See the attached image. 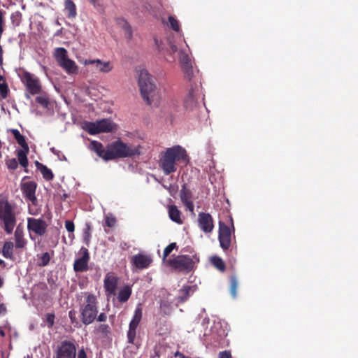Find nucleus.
<instances>
[{
	"label": "nucleus",
	"instance_id": "nucleus-53",
	"mask_svg": "<svg viewBox=\"0 0 358 358\" xmlns=\"http://www.w3.org/2000/svg\"><path fill=\"white\" fill-rule=\"evenodd\" d=\"M96 59H86L83 62L84 65L95 64L96 66Z\"/></svg>",
	"mask_w": 358,
	"mask_h": 358
},
{
	"label": "nucleus",
	"instance_id": "nucleus-22",
	"mask_svg": "<svg viewBox=\"0 0 358 358\" xmlns=\"http://www.w3.org/2000/svg\"><path fill=\"white\" fill-rule=\"evenodd\" d=\"M89 148L96 153V155L106 161V149H104L101 143L92 141L90 143Z\"/></svg>",
	"mask_w": 358,
	"mask_h": 358
},
{
	"label": "nucleus",
	"instance_id": "nucleus-42",
	"mask_svg": "<svg viewBox=\"0 0 358 358\" xmlns=\"http://www.w3.org/2000/svg\"><path fill=\"white\" fill-rule=\"evenodd\" d=\"M91 225L90 223L86 224V228L84 231L83 241L87 245H90L91 239Z\"/></svg>",
	"mask_w": 358,
	"mask_h": 358
},
{
	"label": "nucleus",
	"instance_id": "nucleus-23",
	"mask_svg": "<svg viewBox=\"0 0 358 358\" xmlns=\"http://www.w3.org/2000/svg\"><path fill=\"white\" fill-rule=\"evenodd\" d=\"M169 218L174 222L181 224L182 220L181 219V212L178 207L175 205H170L168 206Z\"/></svg>",
	"mask_w": 358,
	"mask_h": 358
},
{
	"label": "nucleus",
	"instance_id": "nucleus-46",
	"mask_svg": "<svg viewBox=\"0 0 358 358\" xmlns=\"http://www.w3.org/2000/svg\"><path fill=\"white\" fill-rule=\"evenodd\" d=\"M6 164L10 170H15L18 166L17 159L15 158L6 160Z\"/></svg>",
	"mask_w": 358,
	"mask_h": 358
},
{
	"label": "nucleus",
	"instance_id": "nucleus-51",
	"mask_svg": "<svg viewBox=\"0 0 358 358\" xmlns=\"http://www.w3.org/2000/svg\"><path fill=\"white\" fill-rule=\"evenodd\" d=\"M77 358H87V354L84 349H80L78 350Z\"/></svg>",
	"mask_w": 358,
	"mask_h": 358
},
{
	"label": "nucleus",
	"instance_id": "nucleus-11",
	"mask_svg": "<svg viewBox=\"0 0 358 358\" xmlns=\"http://www.w3.org/2000/svg\"><path fill=\"white\" fill-rule=\"evenodd\" d=\"M218 240L220 247L224 250H228L231 243V228L224 222H219Z\"/></svg>",
	"mask_w": 358,
	"mask_h": 358
},
{
	"label": "nucleus",
	"instance_id": "nucleus-6",
	"mask_svg": "<svg viewBox=\"0 0 358 358\" xmlns=\"http://www.w3.org/2000/svg\"><path fill=\"white\" fill-rule=\"evenodd\" d=\"M96 297L92 294H87L85 303L80 308L81 321L85 325L92 324L97 317L98 306Z\"/></svg>",
	"mask_w": 358,
	"mask_h": 358
},
{
	"label": "nucleus",
	"instance_id": "nucleus-32",
	"mask_svg": "<svg viewBox=\"0 0 358 358\" xmlns=\"http://www.w3.org/2000/svg\"><path fill=\"white\" fill-rule=\"evenodd\" d=\"M29 151V150L21 149L18 150L17 152V156L19 163L24 168H27L28 166V159L27 155Z\"/></svg>",
	"mask_w": 358,
	"mask_h": 358
},
{
	"label": "nucleus",
	"instance_id": "nucleus-61",
	"mask_svg": "<svg viewBox=\"0 0 358 358\" xmlns=\"http://www.w3.org/2000/svg\"><path fill=\"white\" fill-rule=\"evenodd\" d=\"M3 285V278L0 276V289L2 287Z\"/></svg>",
	"mask_w": 358,
	"mask_h": 358
},
{
	"label": "nucleus",
	"instance_id": "nucleus-17",
	"mask_svg": "<svg viewBox=\"0 0 358 358\" xmlns=\"http://www.w3.org/2000/svg\"><path fill=\"white\" fill-rule=\"evenodd\" d=\"M131 262L137 269L143 270L150 266L152 258L150 255L139 253L132 257Z\"/></svg>",
	"mask_w": 358,
	"mask_h": 358
},
{
	"label": "nucleus",
	"instance_id": "nucleus-30",
	"mask_svg": "<svg viewBox=\"0 0 358 358\" xmlns=\"http://www.w3.org/2000/svg\"><path fill=\"white\" fill-rule=\"evenodd\" d=\"M180 197L182 203H186L189 201H192V191L187 188V184L182 185Z\"/></svg>",
	"mask_w": 358,
	"mask_h": 358
},
{
	"label": "nucleus",
	"instance_id": "nucleus-39",
	"mask_svg": "<svg viewBox=\"0 0 358 358\" xmlns=\"http://www.w3.org/2000/svg\"><path fill=\"white\" fill-rule=\"evenodd\" d=\"M138 327L129 325V330L127 331L128 343L133 344L136 338V329Z\"/></svg>",
	"mask_w": 358,
	"mask_h": 358
},
{
	"label": "nucleus",
	"instance_id": "nucleus-16",
	"mask_svg": "<svg viewBox=\"0 0 358 358\" xmlns=\"http://www.w3.org/2000/svg\"><path fill=\"white\" fill-rule=\"evenodd\" d=\"M197 222L199 229L206 234L210 233L214 228L213 219L209 213H199Z\"/></svg>",
	"mask_w": 358,
	"mask_h": 358
},
{
	"label": "nucleus",
	"instance_id": "nucleus-33",
	"mask_svg": "<svg viewBox=\"0 0 358 358\" xmlns=\"http://www.w3.org/2000/svg\"><path fill=\"white\" fill-rule=\"evenodd\" d=\"M142 308L141 307V305H138L134 310V314L129 324L138 327L142 319Z\"/></svg>",
	"mask_w": 358,
	"mask_h": 358
},
{
	"label": "nucleus",
	"instance_id": "nucleus-28",
	"mask_svg": "<svg viewBox=\"0 0 358 358\" xmlns=\"http://www.w3.org/2000/svg\"><path fill=\"white\" fill-rule=\"evenodd\" d=\"M96 62V68L101 73H108L110 72L113 69V64L109 61L103 62L101 59H97Z\"/></svg>",
	"mask_w": 358,
	"mask_h": 358
},
{
	"label": "nucleus",
	"instance_id": "nucleus-34",
	"mask_svg": "<svg viewBox=\"0 0 358 358\" xmlns=\"http://www.w3.org/2000/svg\"><path fill=\"white\" fill-rule=\"evenodd\" d=\"M210 262L212 265L215 267L217 270L223 272L225 271L226 266L224 261L217 256H213L210 259Z\"/></svg>",
	"mask_w": 358,
	"mask_h": 358
},
{
	"label": "nucleus",
	"instance_id": "nucleus-1",
	"mask_svg": "<svg viewBox=\"0 0 358 358\" xmlns=\"http://www.w3.org/2000/svg\"><path fill=\"white\" fill-rule=\"evenodd\" d=\"M189 163V157L185 148L180 145H174L162 152L159 161V166L166 176L177 171V166H182Z\"/></svg>",
	"mask_w": 358,
	"mask_h": 358
},
{
	"label": "nucleus",
	"instance_id": "nucleus-40",
	"mask_svg": "<svg viewBox=\"0 0 358 358\" xmlns=\"http://www.w3.org/2000/svg\"><path fill=\"white\" fill-rule=\"evenodd\" d=\"M37 256L40 261V262L38 264L39 266H45L49 264V262L50 261V255L49 252H46L41 255H38Z\"/></svg>",
	"mask_w": 358,
	"mask_h": 358
},
{
	"label": "nucleus",
	"instance_id": "nucleus-54",
	"mask_svg": "<svg viewBox=\"0 0 358 358\" xmlns=\"http://www.w3.org/2000/svg\"><path fill=\"white\" fill-rule=\"evenodd\" d=\"M6 311H7V309H6L5 304L1 303L0 304V315H4L6 313Z\"/></svg>",
	"mask_w": 358,
	"mask_h": 358
},
{
	"label": "nucleus",
	"instance_id": "nucleus-27",
	"mask_svg": "<svg viewBox=\"0 0 358 358\" xmlns=\"http://www.w3.org/2000/svg\"><path fill=\"white\" fill-rule=\"evenodd\" d=\"M36 166L37 169L41 171L44 179L48 181L52 180L53 179L54 175L52 171L50 169H48L45 165L38 162H36Z\"/></svg>",
	"mask_w": 358,
	"mask_h": 358
},
{
	"label": "nucleus",
	"instance_id": "nucleus-38",
	"mask_svg": "<svg viewBox=\"0 0 358 358\" xmlns=\"http://www.w3.org/2000/svg\"><path fill=\"white\" fill-rule=\"evenodd\" d=\"M55 313H48L45 315L43 322H45V325L51 329L55 324Z\"/></svg>",
	"mask_w": 358,
	"mask_h": 358
},
{
	"label": "nucleus",
	"instance_id": "nucleus-29",
	"mask_svg": "<svg viewBox=\"0 0 358 358\" xmlns=\"http://www.w3.org/2000/svg\"><path fill=\"white\" fill-rule=\"evenodd\" d=\"M191 292H193V289H192V286H189V285L184 286L180 290V294L177 298L178 302L184 303L190 296Z\"/></svg>",
	"mask_w": 358,
	"mask_h": 358
},
{
	"label": "nucleus",
	"instance_id": "nucleus-26",
	"mask_svg": "<svg viewBox=\"0 0 358 358\" xmlns=\"http://www.w3.org/2000/svg\"><path fill=\"white\" fill-rule=\"evenodd\" d=\"M10 132L14 136V138L16 140L17 143L19 144V145L22 147V149L29 150V145L26 142L24 136L22 135L17 129H10Z\"/></svg>",
	"mask_w": 358,
	"mask_h": 358
},
{
	"label": "nucleus",
	"instance_id": "nucleus-36",
	"mask_svg": "<svg viewBox=\"0 0 358 358\" xmlns=\"http://www.w3.org/2000/svg\"><path fill=\"white\" fill-rule=\"evenodd\" d=\"M169 53L165 57L166 59L169 62H173L175 60V57L173 55L178 51L177 46L173 44V43H169Z\"/></svg>",
	"mask_w": 358,
	"mask_h": 358
},
{
	"label": "nucleus",
	"instance_id": "nucleus-56",
	"mask_svg": "<svg viewBox=\"0 0 358 358\" xmlns=\"http://www.w3.org/2000/svg\"><path fill=\"white\" fill-rule=\"evenodd\" d=\"M69 318L71 319V320L72 322H73V320L75 319V312L73 310H71L69 311Z\"/></svg>",
	"mask_w": 358,
	"mask_h": 358
},
{
	"label": "nucleus",
	"instance_id": "nucleus-52",
	"mask_svg": "<svg viewBox=\"0 0 358 358\" xmlns=\"http://www.w3.org/2000/svg\"><path fill=\"white\" fill-rule=\"evenodd\" d=\"M107 319V315L106 313H101L99 315L98 317H97V321L99 322H105Z\"/></svg>",
	"mask_w": 358,
	"mask_h": 358
},
{
	"label": "nucleus",
	"instance_id": "nucleus-64",
	"mask_svg": "<svg viewBox=\"0 0 358 358\" xmlns=\"http://www.w3.org/2000/svg\"><path fill=\"white\" fill-rule=\"evenodd\" d=\"M3 63V55H0V64Z\"/></svg>",
	"mask_w": 358,
	"mask_h": 358
},
{
	"label": "nucleus",
	"instance_id": "nucleus-31",
	"mask_svg": "<svg viewBox=\"0 0 358 358\" xmlns=\"http://www.w3.org/2000/svg\"><path fill=\"white\" fill-rule=\"evenodd\" d=\"M131 294V289L129 285H125L122 287L117 296V299L120 302L124 303L128 301Z\"/></svg>",
	"mask_w": 358,
	"mask_h": 358
},
{
	"label": "nucleus",
	"instance_id": "nucleus-41",
	"mask_svg": "<svg viewBox=\"0 0 358 358\" xmlns=\"http://www.w3.org/2000/svg\"><path fill=\"white\" fill-rule=\"evenodd\" d=\"M238 288V280L236 276L230 278V293L231 296L235 298L236 296V290Z\"/></svg>",
	"mask_w": 358,
	"mask_h": 358
},
{
	"label": "nucleus",
	"instance_id": "nucleus-12",
	"mask_svg": "<svg viewBox=\"0 0 358 358\" xmlns=\"http://www.w3.org/2000/svg\"><path fill=\"white\" fill-rule=\"evenodd\" d=\"M199 95L197 85L194 87L192 85L188 93L184 98V107L185 109L188 110L195 109L199 105Z\"/></svg>",
	"mask_w": 358,
	"mask_h": 358
},
{
	"label": "nucleus",
	"instance_id": "nucleus-60",
	"mask_svg": "<svg viewBox=\"0 0 358 358\" xmlns=\"http://www.w3.org/2000/svg\"><path fill=\"white\" fill-rule=\"evenodd\" d=\"M62 31V29H61L58 30V31L55 34V36H59V35L61 34Z\"/></svg>",
	"mask_w": 358,
	"mask_h": 358
},
{
	"label": "nucleus",
	"instance_id": "nucleus-59",
	"mask_svg": "<svg viewBox=\"0 0 358 358\" xmlns=\"http://www.w3.org/2000/svg\"><path fill=\"white\" fill-rule=\"evenodd\" d=\"M18 16H19V13H16L15 14H12L11 20L13 21L14 20V17H18Z\"/></svg>",
	"mask_w": 358,
	"mask_h": 358
},
{
	"label": "nucleus",
	"instance_id": "nucleus-8",
	"mask_svg": "<svg viewBox=\"0 0 358 358\" xmlns=\"http://www.w3.org/2000/svg\"><path fill=\"white\" fill-rule=\"evenodd\" d=\"M58 64L69 74H77L78 67L76 62L68 57L67 50L64 48H57L54 53Z\"/></svg>",
	"mask_w": 358,
	"mask_h": 358
},
{
	"label": "nucleus",
	"instance_id": "nucleus-57",
	"mask_svg": "<svg viewBox=\"0 0 358 358\" xmlns=\"http://www.w3.org/2000/svg\"><path fill=\"white\" fill-rule=\"evenodd\" d=\"M152 357H157V358L160 357L159 352L158 350H157L156 349L155 350V355L152 356Z\"/></svg>",
	"mask_w": 358,
	"mask_h": 358
},
{
	"label": "nucleus",
	"instance_id": "nucleus-24",
	"mask_svg": "<svg viewBox=\"0 0 358 358\" xmlns=\"http://www.w3.org/2000/svg\"><path fill=\"white\" fill-rule=\"evenodd\" d=\"M64 11L68 18L73 19L77 16L76 6L72 0L64 1Z\"/></svg>",
	"mask_w": 358,
	"mask_h": 358
},
{
	"label": "nucleus",
	"instance_id": "nucleus-10",
	"mask_svg": "<svg viewBox=\"0 0 358 358\" xmlns=\"http://www.w3.org/2000/svg\"><path fill=\"white\" fill-rule=\"evenodd\" d=\"M76 352L75 341L64 340L57 345L55 358H76Z\"/></svg>",
	"mask_w": 358,
	"mask_h": 358
},
{
	"label": "nucleus",
	"instance_id": "nucleus-20",
	"mask_svg": "<svg viewBox=\"0 0 358 358\" xmlns=\"http://www.w3.org/2000/svg\"><path fill=\"white\" fill-rule=\"evenodd\" d=\"M15 247L17 249L24 248L27 245V241L24 238L23 229L18 226L14 233Z\"/></svg>",
	"mask_w": 358,
	"mask_h": 358
},
{
	"label": "nucleus",
	"instance_id": "nucleus-25",
	"mask_svg": "<svg viewBox=\"0 0 358 358\" xmlns=\"http://www.w3.org/2000/svg\"><path fill=\"white\" fill-rule=\"evenodd\" d=\"M14 244L11 241H6L2 247L3 256L8 259L13 260Z\"/></svg>",
	"mask_w": 358,
	"mask_h": 358
},
{
	"label": "nucleus",
	"instance_id": "nucleus-3",
	"mask_svg": "<svg viewBox=\"0 0 358 358\" xmlns=\"http://www.w3.org/2000/svg\"><path fill=\"white\" fill-rule=\"evenodd\" d=\"M0 220L4 225L5 231L10 234L16 224L15 206L3 196H0Z\"/></svg>",
	"mask_w": 358,
	"mask_h": 358
},
{
	"label": "nucleus",
	"instance_id": "nucleus-44",
	"mask_svg": "<svg viewBox=\"0 0 358 358\" xmlns=\"http://www.w3.org/2000/svg\"><path fill=\"white\" fill-rule=\"evenodd\" d=\"M9 92L8 86L6 81L0 83V96L2 99H6Z\"/></svg>",
	"mask_w": 358,
	"mask_h": 358
},
{
	"label": "nucleus",
	"instance_id": "nucleus-5",
	"mask_svg": "<svg viewBox=\"0 0 358 358\" xmlns=\"http://www.w3.org/2000/svg\"><path fill=\"white\" fill-rule=\"evenodd\" d=\"M138 85L142 98L148 105H151L156 95V86L147 71L143 70L140 72Z\"/></svg>",
	"mask_w": 358,
	"mask_h": 358
},
{
	"label": "nucleus",
	"instance_id": "nucleus-19",
	"mask_svg": "<svg viewBox=\"0 0 358 358\" xmlns=\"http://www.w3.org/2000/svg\"><path fill=\"white\" fill-rule=\"evenodd\" d=\"M117 285V278L113 273H108L104 279V288L110 295L115 294Z\"/></svg>",
	"mask_w": 358,
	"mask_h": 358
},
{
	"label": "nucleus",
	"instance_id": "nucleus-62",
	"mask_svg": "<svg viewBox=\"0 0 358 358\" xmlns=\"http://www.w3.org/2000/svg\"><path fill=\"white\" fill-rule=\"evenodd\" d=\"M90 1L92 5L95 6L97 0H90Z\"/></svg>",
	"mask_w": 358,
	"mask_h": 358
},
{
	"label": "nucleus",
	"instance_id": "nucleus-7",
	"mask_svg": "<svg viewBox=\"0 0 358 358\" xmlns=\"http://www.w3.org/2000/svg\"><path fill=\"white\" fill-rule=\"evenodd\" d=\"M83 128L90 134L96 135L114 131L116 124L110 119H102L96 122H86Z\"/></svg>",
	"mask_w": 358,
	"mask_h": 358
},
{
	"label": "nucleus",
	"instance_id": "nucleus-18",
	"mask_svg": "<svg viewBox=\"0 0 358 358\" xmlns=\"http://www.w3.org/2000/svg\"><path fill=\"white\" fill-rule=\"evenodd\" d=\"M179 60L181 63V67L185 73V77L189 81H192L194 73L189 55L185 52L180 51L179 53Z\"/></svg>",
	"mask_w": 358,
	"mask_h": 358
},
{
	"label": "nucleus",
	"instance_id": "nucleus-37",
	"mask_svg": "<svg viewBox=\"0 0 358 358\" xmlns=\"http://www.w3.org/2000/svg\"><path fill=\"white\" fill-rule=\"evenodd\" d=\"M36 102L45 108H48L50 105V99L46 94L38 96L36 98Z\"/></svg>",
	"mask_w": 358,
	"mask_h": 358
},
{
	"label": "nucleus",
	"instance_id": "nucleus-9",
	"mask_svg": "<svg viewBox=\"0 0 358 358\" xmlns=\"http://www.w3.org/2000/svg\"><path fill=\"white\" fill-rule=\"evenodd\" d=\"M21 82L24 84L26 91L31 95L38 94L42 91L40 80L31 73L22 70L18 73Z\"/></svg>",
	"mask_w": 358,
	"mask_h": 358
},
{
	"label": "nucleus",
	"instance_id": "nucleus-14",
	"mask_svg": "<svg viewBox=\"0 0 358 358\" xmlns=\"http://www.w3.org/2000/svg\"><path fill=\"white\" fill-rule=\"evenodd\" d=\"M80 252L82 256L75 260L73 269L76 272L87 271L88 270V263L90 259L89 251L86 248L82 247Z\"/></svg>",
	"mask_w": 358,
	"mask_h": 358
},
{
	"label": "nucleus",
	"instance_id": "nucleus-50",
	"mask_svg": "<svg viewBox=\"0 0 358 358\" xmlns=\"http://www.w3.org/2000/svg\"><path fill=\"white\" fill-rule=\"evenodd\" d=\"M218 358H232V357L229 351L224 350L220 352Z\"/></svg>",
	"mask_w": 358,
	"mask_h": 358
},
{
	"label": "nucleus",
	"instance_id": "nucleus-45",
	"mask_svg": "<svg viewBox=\"0 0 358 358\" xmlns=\"http://www.w3.org/2000/svg\"><path fill=\"white\" fill-rule=\"evenodd\" d=\"M169 22L170 27L175 31H180V25L178 21L173 16L169 17Z\"/></svg>",
	"mask_w": 358,
	"mask_h": 358
},
{
	"label": "nucleus",
	"instance_id": "nucleus-43",
	"mask_svg": "<svg viewBox=\"0 0 358 358\" xmlns=\"http://www.w3.org/2000/svg\"><path fill=\"white\" fill-rule=\"evenodd\" d=\"M116 224V218L112 215H107L105 216V223L103 227H108L112 228L115 227Z\"/></svg>",
	"mask_w": 358,
	"mask_h": 358
},
{
	"label": "nucleus",
	"instance_id": "nucleus-35",
	"mask_svg": "<svg viewBox=\"0 0 358 358\" xmlns=\"http://www.w3.org/2000/svg\"><path fill=\"white\" fill-rule=\"evenodd\" d=\"M174 249H178L176 243H171L168 246H166L165 248L164 252H163L162 261L166 265V261L169 259H167L168 256L170 255V253Z\"/></svg>",
	"mask_w": 358,
	"mask_h": 358
},
{
	"label": "nucleus",
	"instance_id": "nucleus-2",
	"mask_svg": "<svg viewBox=\"0 0 358 358\" xmlns=\"http://www.w3.org/2000/svg\"><path fill=\"white\" fill-rule=\"evenodd\" d=\"M139 149V146L129 145L117 139L107 145L106 161L138 155L141 153Z\"/></svg>",
	"mask_w": 358,
	"mask_h": 358
},
{
	"label": "nucleus",
	"instance_id": "nucleus-49",
	"mask_svg": "<svg viewBox=\"0 0 358 358\" xmlns=\"http://www.w3.org/2000/svg\"><path fill=\"white\" fill-rule=\"evenodd\" d=\"M98 331L103 334H107L110 332V327L108 324H101L98 327Z\"/></svg>",
	"mask_w": 358,
	"mask_h": 358
},
{
	"label": "nucleus",
	"instance_id": "nucleus-55",
	"mask_svg": "<svg viewBox=\"0 0 358 358\" xmlns=\"http://www.w3.org/2000/svg\"><path fill=\"white\" fill-rule=\"evenodd\" d=\"M174 356L176 357H179V358H186L187 357V356H185V355H183L182 352H180L179 351L176 352L174 354Z\"/></svg>",
	"mask_w": 358,
	"mask_h": 358
},
{
	"label": "nucleus",
	"instance_id": "nucleus-63",
	"mask_svg": "<svg viewBox=\"0 0 358 358\" xmlns=\"http://www.w3.org/2000/svg\"><path fill=\"white\" fill-rule=\"evenodd\" d=\"M0 55H3V48L1 45H0Z\"/></svg>",
	"mask_w": 358,
	"mask_h": 358
},
{
	"label": "nucleus",
	"instance_id": "nucleus-47",
	"mask_svg": "<svg viewBox=\"0 0 358 358\" xmlns=\"http://www.w3.org/2000/svg\"><path fill=\"white\" fill-rule=\"evenodd\" d=\"M65 227L66 230L70 233H73L75 230L74 223L71 220L65 221Z\"/></svg>",
	"mask_w": 358,
	"mask_h": 358
},
{
	"label": "nucleus",
	"instance_id": "nucleus-15",
	"mask_svg": "<svg viewBox=\"0 0 358 358\" xmlns=\"http://www.w3.org/2000/svg\"><path fill=\"white\" fill-rule=\"evenodd\" d=\"M37 184L34 181L24 182L21 185V190L24 197L31 202L33 205L37 203V198L36 196V190Z\"/></svg>",
	"mask_w": 358,
	"mask_h": 358
},
{
	"label": "nucleus",
	"instance_id": "nucleus-48",
	"mask_svg": "<svg viewBox=\"0 0 358 358\" xmlns=\"http://www.w3.org/2000/svg\"><path fill=\"white\" fill-rule=\"evenodd\" d=\"M185 207L186 208V210L190 211L192 213L194 214V206L193 203V201H189L186 203H182Z\"/></svg>",
	"mask_w": 358,
	"mask_h": 358
},
{
	"label": "nucleus",
	"instance_id": "nucleus-13",
	"mask_svg": "<svg viewBox=\"0 0 358 358\" xmlns=\"http://www.w3.org/2000/svg\"><path fill=\"white\" fill-rule=\"evenodd\" d=\"M48 224L42 219H36L34 217H29L27 219V229L29 231H32L36 235L43 236L47 230Z\"/></svg>",
	"mask_w": 358,
	"mask_h": 358
},
{
	"label": "nucleus",
	"instance_id": "nucleus-21",
	"mask_svg": "<svg viewBox=\"0 0 358 358\" xmlns=\"http://www.w3.org/2000/svg\"><path fill=\"white\" fill-rule=\"evenodd\" d=\"M117 24L124 31L125 38L130 41L133 37V31L131 25L129 22L122 17L117 18L116 20Z\"/></svg>",
	"mask_w": 358,
	"mask_h": 358
},
{
	"label": "nucleus",
	"instance_id": "nucleus-58",
	"mask_svg": "<svg viewBox=\"0 0 358 358\" xmlns=\"http://www.w3.org/2000/svg\"><path fill=\"white\" fill-rule=\"evenodd\" d=\"M0 266L2 267V268H5L6 267V263L3 260L1 259H0Z\"/></svg>",
	"mask_w": 358,
	"mask_h": 358
},
{
	"label": "nucleus",
	"instance_id": "nucleus-4",
	"mask_svg": "<svg viewBox=\"0 0 358 358\" xmlns=\"http://www.w3.org/2000/svg\"><path fill=\"white\" fill-rule=\"evenodd\" d=\"M199 262V258L196 255L192 256L182 255L169 259L166 261V266L174 271L188 273L194 270L196 264Z\"/></svg>",
	"mask_w": 358,
	"mask_h": 358
}]
</instances>
